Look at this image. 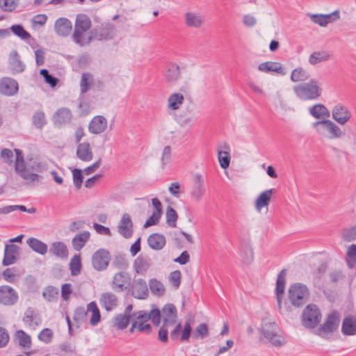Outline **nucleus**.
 I'll use <instances>...</instances> for the list:
<instances>
[{
	"label": "nucleus",
	"instance_id": "49530a36",
	"mask_svg": "<svg viewBox=\"0 0 356 356\" xmlns=\"http://www.w3.org/2000/svg\"><path fill=\"white\" fill-rule=\"evenodd\" d=\"M82 268L81 259L79 254H75L70 262V270L72 276H76L81 273Z\"/></svg>",
	"mask_w": 356,
	"mask_h": 356
},
{
	"label": "nucleus",
	"instance_id": "b1692460",
	"mask_svg": "<svg viewBox=\"0 0 356 356\" xmlns=\"http://www.w3.org/2000/svg\"><path fill=\"white\" fill-rule=\"evenodd\" d=\"M99 302L102 306L107 312H111L113 309L118 306V298L111 292H105L101 295Z\"/></svg>",
	"mask_w": 356,
	"mask_h": 356
},
{
	"label": "nucleus",
	"instance_id": "de8ad7c7",
	"mask_svg": "<svg viewBox=\"0 0 356 356\" xmlns=\"http://www.w3.org/2000/svg\"><path fill=\"white\" fill-rule=\"evenodd\" d=\"M88 308L86 309L83 307H78L76 308L73 319L76 323V327H79L80 324L86 321L88 316Z\"/></svg>",
	"mask_w": 356,
	"mask_h": 356
},
{
	"label": "nucleus",
	"instance_id": "f8f14e48",
	"mask_svg": "<svg viewBox=\"0 0 356 356\" xmlns=\"http://www.w3.org/2000/svg\"><path fill=\"white\" fill-rule=\"evenodd\" d=\"M15 170L18 173L24 180L27 181L28 184H34L38 183L42 179V177L38 173H34L29 171V165L26 167L25 162L20 163L17 168V162L15 164Z\"/></svg>",
	"mask_w": 356,
	"mask_h": 356
},
{
	"label": "nucleus",
	"instance_id": "6e6d98bb",
	"mask_svg": "<svg viewBox=\"0 0 356 356\" xmlns=\"http://www.w3.org/2000/svg\"><path fill=\"white\" fill-rule=\"evenodd\" d=\"M40 74L44 78V81L51 88L56 87L59 81V79L51 74L47 69H41Z\"/></svg>",
	"mask_w": 356,
	"mask_h": 356
},
{
	"label": "nucleus",
	"instance_id": "4468645a",
	"mask_svg": "<svg viewBox=\"0 0 356 356\" xmlns=\"http://www.w3.org/2000/svg\"><path fill=\"white\" fill-rule=\"evenodd\" d=\"M18 300L17 293L10 286H0V303L4 305H13Z\"/></svg>",
	"mask_w": 356,
	"mask_h": 356
},
{
	"label": "nucleus",
	"instance_id": "39448f33",
	"mask_svg": "<svg viewBox=\"0 0 356 356\" xmlns=\"http://www.w3.org/2000/svg\"><path fill=\"white\" fill-rule=\"evenodd\" d=\"M115 26L111 22L102 23L99 26H97L90 31V35L88 38L89 41L92 39L98 40H111L115 35Z\"/></svg>",
	"mask_w": 356,
	"mask_h": 356
},
{
	"label": "nucleus",
	"instance_id": "72a5a7b5",
	"mask_svg": "<svg viewBox=\"0 0 356 356\" xmlns=\"http://www.w3.org/2000/svg\"><path fill=\"white\" fill-rule=\"evenodd\" d=\"M26 243L33 251L40 254L44 255L47 252V245L36 238L31 237L28 238Z\"/></svg>",
	"mask_w": 356,
	"mask_h": 356
},
{
	"label": "nucleus",
	"instance_id": "423d86ee",
	"mask_svg": "<svg viewBox=\"0 0 356 356\" xmlns=\"http://www.w3.org/2000/svg\"><path fill=\"white\" fill-rule=\"evenodd\" d=\"M340 314L337 310H333L330 313L323 323L317 330V334L324 337L325 334L333 333L339 328L340 323Z\"/></svg>",
	"mask_w": 356,
	"mask_h": 356
},
{
	"label": "nucleus",
	"instance_id": "864d4df0",
	"mask_svg": "<svg viewBox=\"0 0 356 356\" xmlns=\"http://www.w3.org/2000/svg\"><path fill=\"white\" fill-rule=\"evenodd\" d=\"M162 312L163 314V318L168 319H175L177 317V309L175 305L172 303H167L162 308Z\"/></svg>",
	"mask_w": 356,
	"mask_h": 356
},
{
	"label": "nucleus",
	"instance_id": "f257e3e1",
	"mask_svg": "<svg viewBox=\"0 0 356 356\" xmlns=\"http://www.w3.org/2000/svg\"><path fill=\"white\" fill-rule=\"evenodd\" d=\"M192 321L189 318L186 320L184 325L180 322L177 323L170 333L171 340L184 343L188 342L191 336L194 339H203L209 336V327L206 323H200L193 332Z\"/></svg>",
	"mask_w": 356,
	"mask_h": 356
},
{
	"label": "nucleus",
	"instance_id": "37998d69",
	"mask_svg": "<svg viewBox=\"0 0 356 356\" xmlns=\"http://www.w3.org/2000/svg\"><path fill=\"white\" fill-rule=\"evenodd\" d=\"M93 83V76L90 72H84L82 74L80 82L81 95L86 93Z\"/></svg>",
	"mask_w": 356,
	"mask_h": 356
},
{
	"label": "nucleus",
	"instance_id": "5fc2aeb1",
	"mask_svg": "<svg viewBox=\"0 0 356 356\" xmlns=\"http://www.w3.org/2000/svg\"><path fill=\"white\" fill-rule=\"evenodd\" d=\"M58 290L54 286H49L43 291L42 296L48 302H56L58 300Z\"/></svg>",
	"mask_w": 356,
	"mask_h": 356
},
{
	"label": "nucleus",
	"instance_id": "c9c22d12",
	"mask_svg": "<svg viewBox=\"0 0 356 356\" xmlns=\"http://www.w3.org/2000/svg\"><path fill=\"white\" fill-rule=\"evenodd\" d=\"M90 236V234L88 231L76 234L72 241L74 249L76 251L81 250L89 240Z\"/></svg>",
	"mask_w": 356,
	"mask_h": 356
},
{
	"label": "nucleus",
	"instance_id": "bb28decb",
	"mask_svg": "<svg viewBox=\"0 0 356 356\" xmlns=\"http://www.w3.org/2000/svg\"><path fill=\"white\" fill-rule=\"evenodd\" d=\"M341 332L345 336L356 334V317L349 315L342 321Z\"/></svg>",
	"mask_w": 356,
	"mask_h": 356
},
{
	"label": "nucleus",
	"instance_id": "20e7f679",
	"mask_svg": "<svg viewBox=\"0 0 356 356\" xmlns=\"http://www.w3.org/2000/svg\"><path fill=\"white\" fill-rule=\"evenodd\" d=\"M321 312L315 304L306 306L302 314V325L307 328H314L321 320Z\"/></svg>",
	"mask_w": 356,
	"mask_h": 356
},
{
	"label": "nucleus",
	"instance_id": "4d7b16f0",
	"mask_svg": "<svg viewBox=\"0 0 356 356\" xmlns=\"http://www.w3.org/2000/svg\"><path fill=\"white\" fill-rule=\"evenodd\" d=\"M16 335L19 339V345L24 348H30L31 345V338L30 335L24 330H19L16 332Z\"/></svg>",
	"mask_w": 356,
	"mask_h": 356
},
{
	"label": "nucleus",
	"instance_id": "a211bd4d",
	"mask_svg": "<svg viewBox=\"0 0 356 356\" xmlns=\"http://www.w3.org/2000/svg\"><path fill=\"white\" fill-rule=\"evenodd\" d=\"M18 83L12 78H3L0 81V92L6 96H13L18 92Z\"/></svg>",
	"mask_w": 356,
	"mask_h": 356
},
{
	"label": "nucleus",
	"instance_id": "ddd939ff",
	"mask_svg": "<svg viewBox=\"0 0 356 356\" xmlns=\"http://www.w3.org/2000/svg\"><path fill=\"white\" fill-rule=\"evenodd\" d=\"M72 119V113L70 108L62 107L58 108L52 116V122L57 127L70 124Z\"/></svg>",
	"mask_w": 356,
	"mask_h": 356
},
{
	"label": "nucleus",
	"instance_id": "cd10ccee",
	"mask_svg": "<svg viewBox=\"0 0 356 356\" xmlns=\"http://www.w3.org/2000/svg\"><path fill=\"white\" fill-rule=\"evenodd\" d=\"M165 237L162 234L153 233L147 238V244L150 248L154 250H161L165 245Z\"/></svg>",
	"mask_w": 356,
	"mask_h": 356
},
{
	"label": "nucleus",
	"instance_id": "1a4fd4ad",
	"mask_svg": "<svg viewBox=\"0 0 356 356\" xmlns=\"http://www.w3.org/2000/svg\"><path fill=\"white\" fill-rule=\"evenodd\" d=\"M131 277L127 272L115 273L111 282L112 289L115 292H122L127 290L131 285Z\"/></svg>",
	"mask_w": 356,
	"mask_h": 356
},
{
	"label": "nucleus",
	"instance_id": "4c0bfd02",
	"mask_svg": "<svg viewBox=\"0 0 356 356\" xmlns=\"http://www.w3.org/2000/svg\"><path fill=\"white\" fill-rule=\"evenodd\" d=\"M184 102V97L182 94L175 92L170 95L168 99V107L172 111L178 110Z\"/></svg>",
	"mask_w": 356,
	"mask_h": 356
},
{
	"label": "nucleus",
	"instance_id": "473e14b6",
	"mask_svg": "<svg viewBox=\"0 0 356 356\" xmlns=\"http://www.w3.org/2000/svg\"><path fill=\"white\" fill-rule=\"evenodd\" d=\"M10 67L13 73H22L25 70V65L20 59V56L17 51L10 53Z\"/></svg>",
	"mask_w": 356,
	"mask_h": 356
},
{
	"label": "nucleus",
	"instance_id": "7ed1b4c3",
	"mask_svg": "<svg viewBox=\"0 0 356 356\" xmlns=\"http://www.w3.org/2000/svg\"><path fill=\"white\" fill-rule=\"evenodd\" d=\"M309 293L307 286L301 283H295L290 286L289 289V298L291 304L300 307L307 301Z\"/></svg>",
	"mask_w": 356,
	"mask_h": 356
},
{
	"label": "nucleus",
	"instance_id": "2f4dec72",
	"mask_svg": "<svg viewBox=\"0 0 356 356\" xmlns=\"http://www.w3.org/2000/svg\"><path fill=\"white\" fill-rule=\"evenodd\" d=\"M23 321L30 326H38L41 321L40 314L34 308L29 307L24 313Z\"/></svg>",
	"mask_w": 356,
	"mask_h": 356
},
{
	"label": "nucleus",
	"instance_id": "f03ea898",
	"mask_svg": "<svg viewBox=\"0 0 356 356\" xmlns=\"http://www.w3.org/2000/svg\"><path fill=\"white\" fill-rule=\"evenodd\" d=\"M293 90L298 98L307 101L318 99L321 96L323 90L320 86L319 81L312 79L309 82L294 86Z\"/></svg>",
	"mask_w": 356,
	"mask_h": 356
},
{
	"label": "nucleus",
	"instance_id": "f3484780",
	"mask_svg": "<svg viewBox=\"0 0 356 356\" xmlns=\"http://www.w3.org/2000/svg\"><path fill=\"white\" fill-rule=\"evenodd\" d=\"M131 296L139 300H145L148 298L149 292L146 282L140 278L132 284Z\"/></svg>",
	"mask_w": 356,
	"mask_h": 356
},
{
	"label": "nucleus",
	"instance_id": "7c9ffc66",
	"mask_svg": "<svg viewBox=\"0 0 356 356\" xmlns=\"http://www.w3.org/2000/svg\"><path fill=\"white\" fill-rule=\"evenodd\" d=\"M49 252L62 259H65L68 257V249L67 245L61 241L52 243L49 248Z\"/></svg>",
	"mask_w": 356,
	"mask_h": 356
},
{
	"label": "nucleus",
	"instance_id": "69168bd1",
	"mask_svg": "<svg viewBox=\"0 0 356 356\" xmlns=\"http://www.w3.org/2000/svg\"><path fill=\"white\" fill-rule=\"evenodd\" d=\"M113 265L119 269H126L129 266V263L124 254H119L115 255Z\"/></svg>",
	"mask_w": 356,
	"mask_h": 356
},
{
	"label": "nucleus",
	"instance_id": "aec40b11",
	"mask_svg": "<svg viewBox=\"0 0 356 356\" xmlns=\"http://www.w3.org/2000/svg\"><path fill=\"white\" fill-rule=\"evenodd\" d=\"M286 269H282L277 275L275 286V294L279 309L282 308V300L284 293Z\"/></svg>",
	"mask_w": 356,
	"mask_h": 356
},
{
	"label": "nucleus",
	"instance_id": "412c9836",
	"mask_svg": "<svg viewBox=\"0 0 356 356\" xmlns=\"http://www.w3.org/2000/svg\"><path fill=\"white\" fill-rule=\"evenodd\" d=\"M107 127L106 119L102 115L95 116L89 122L88 130L92 134H100Z\"/></svg>",
	"mask_w": 356,
	"mask_h": 356
},
{
	"label": "nucleus",
	"instance_id": "052dcab7",
	"mask_svg": "<svg viewBox=\"0 0 356 356\" xmlns=\"http://www.w3.org/2000/svg\"><path fill=\"white\" fill-rule=\"evenodd\" d=\"M72 179L74 186L77 189L81 188L83 181V170L79 168H74L72 170Z\"/></svg>",
	"mask_w": 356,
	"mask_h": 356
},
{
	"label": "nucleus",
	"instance_id": "dca6fc26",
	"mask_svg": "<svg viewBox=\"0 0 356 356\" xmlns=\"http://www.w3.org/2000/svg\"><path fill=\"white\" fill-rule=\"evenodd\" d=\"M152 206L154 207V210L152 214L145 221L143 225L144 228H147L150 226L157 225L163 213L162 204L157 197H154L152 200Z\"/></svg>",
	"mask_w": 356,
	"mask_h": 356
},
{
	"label": "nucleus",
	"instance_id": "0eeeda50",
	"mask_svg": "<svg viewBox=\"0 0 356 356\" xmlns=\"http://www.w3.org/2000/svg\"><path fill=\"white\" fill-rule=\"evenodd\" d=\"M91 27V20L86 14H79L76 16L74 31L73 33L74 41L82 45L81 38L82 34L89 30Z\"/></svg>",
	"mask_w": 356,
	"mask_h": 356
},
{
	"label": "nucleus",
	"instance_id": "2eb2a0df",
	"mask_svg": "<svg viewBox=\"0 0 356 356\" xmlns=\"http://www.w3.org/2000/svg\"><path fill=\"white\" fill-rule=\"evenodd\" d=\"M332 118L341 125H344L351 118V113L348 108L341 104L335 105L332 111Z\"/></svg>",
	"mask_w": 356,
	"mask_h": 356
},
{
	"label": "nucleus",
	"instance_id": "f704fd0d",
	"mask_svg": "<svg viewBox=\"0 0 356 356\" xmlns=\"http://www.w3.org/2000/svg\"><path fill=\"white\" fill-rule=\"evenodd\" d=\"M132 318L133 315L119 314L113 319V327L120 330H124L129 325Z\"/></svg>",
	"mask_w": 356,
	"mask_h": 356
},
{
	"label": "nucleus",
	"instance_id": "4be33fe9",
	"mask_svg": "<svg viewBox=\"0 0 356 356\" xmlns=\"http://www.w3.org/2000/svg\"><path fill=\"white\" fill-rule=\"evenodd\" d=\"M56 33L61 37L67 36L72 31V25L70 19L65 17L58 18L54 24Z\"/></svg>",
	"mask_w": 356,
	"mask_h": 356
},
{
	"label": "nucleus",
	"instance_id": "c85d7f7f",
	"mask_svg": "<svg viewBox=\"0 0 356 356\" xmlns=\"http://www.w3.org/2000/svg\"><path fill=\"white\" fill-rule=\"evenodd\" d=\"M76 156L83 161H90L93 157V153L88 142L79 143L76 148Z\"/></svg>",
	"mask_w": 356,
	"mask_h": 356
},
{
	"label": "nucleus",
	"instance_id": "bf43d9fd",
	"mask_svg": "<svg viewBox=\"0 0 356 356\" xmlns=\"http://www.w3.org/2000/svg\"><path fill=\"white\" fill-rule=\"evenodd\" d=\"M323 129L328 131L332 135V138H340L342 136L341 129L330 120H327Z\"/></svg>",
	"mask_w": 356,
	"mask_h": 356
},
{
	"label": "nucleus",
	"instance_id": "79ce46f5",
	"mask_svg": "<svg viewBox=\"0 0 356 356\" xmlns=\"http://www.w3.org/2000/svg\"><path fill=\"white\" fill-rule=\"evenodd\" d=\"M330 54L326 51H319L313 52L309 58V62L311 65H316L323 61L329 60Z\"/></svg>",
	"mask_w": 356,
	"mask_h": 356
},
{
	"label": "nucleus",
	"instance_id": "13d9d810",
	"mask_svg": "<svg viewBox=\"0 0 356 356\" xmlns=\"http://www.w3.org/2000/svg\"><path fill=\"white\" fill-rule=\"evenodd\" d=\"M356 264V244H352L347 251V266L353 268Z\"/></svg>",
	"mask_w": 356,
	"mask_h": 356
},
{
	"label": "nucleus",
	"instance_id": "603ef678",
	"mask_svg": "<svg viewBox=\"0 0 356 356\" xmlns=\"http://www.w3.org/2000/svg\"><path fill=\"white\" fill-rule=\"evenodd\" d=\"M149 316V320L156 327L160 325L161 321H163L161 310L155 305H152Z\"/></svg>",
	"mask_w": 356,
	"mask_h": 356
},
{
	"label": "nucleus",
	"instance_id": "680f3d73",
	"mask_svg": "<svg viewBox=\"0 0 356 356\" xmlns=\"http://www.w3.org/2000/svg\"><path fill=\"white\" fill-rule=\"evenodd\" d=\"M341 235L345 241L350 242L356 241V225L350 228L343 229Z\"/></svg>",
	"mask_w": 356,
	"mask_h": 356
},
{
	"label": "nucleus",
	"instance_id": "e2e57ef3",
	"mask_svg": "<svg viewBox=\"0 0 356 356\" xmlns=\"http://www.w3.org/2000/svg\"><path fill=\"white\" fill-rule=\"evenodd\" d=\"M218 158L220 167L222 169H227L229 166L231 156L229 152L225 151H218Z\"/></svg>",
	"mask_w": 356,
	"mask_h": 356
},
{
	"label": "nucleus",
	"instance_id": "c756f323",
	"mask_svg": "<svg viewBox=\"0 0 356 356\" xmlns=\"http://www.w3.org/2000/svg\"><path fill=\"white\" fill-rule=\"evenodd\" d=\"M175 323V319H168L163 318V324L158 331L157 339L163 343H167L169 341L168 327Z\"/></svg>",
	"mask_w": 356,
	"mask_h": 356
},
{
	"label": "nucleus",
	"instance_id": "9d476101",
	"mask_svg": "<svg viewBox=\"0 0 356 356\" xmlns=\"http://www.w3.org/2000/svg\"><path fill=\"white\" fill-rule=\"evenodd\" d=\"M275 326L276 325L274 323H268L259 329V331L261 332L264 338H266L273 346L280 347L284 343V342L280 339V337L276 332L275 330Z\"/></svg>",
	"mask_w": 356,
	"mask_h": 356
},
{
	"label": "nucleus",
	"instance_id": "ea45409f",
	"mask_svg": "<svg viewBox=\"0 0 356 356\" xmlns=\"http://www.w3.org/2000/svg\"><path fill=\"white\" fill-rule=\"evenodd\" d=\"M185 22L188 27L200 28L202 24V19L198 14L188 12L185 14Z\"/></svg>",
	"mask_w": 356,
	"mask_h": 356
},
{
	"label": "nucleus",
	"instance_id": "393cba45",
	"mask_svg": "<svg viewBox=\"0 0 356 356\" xmlns=\"http://www.w3.org/2000/svg\"><path fill=\"white\" fill-rule=\"evenodd\" d=\"M275 192L274 188H270L261 192L254 202V207L257 211H260L265 207H268L273 194Z\"/></svg>",
	"mask_w": 356,
	"mask_h": 356
},
{
	"label": "nucleus",
	"instance_id": "774afa93",
	"mask_svg": "<svg viewBox=\"0 0 356 356\" xmlns=\"http://www.w3.org/2000/svg\"><path fill=\"white\" fill-rule=\"evenodd\" d=\"M17 0H0V8L5 12H12L17 6Z\"/></svg>",
	"mask_w": 356,
	"mask_h": 356
},
{
	"label": "nucleus",
	"instance_id": "0e129e2a",
	"mask_svg": "<svg viewBox=\"0 0 356 356\" xmlns=\"http://www.w3.org/2000/svg\"><path fill=\"white\" fill-rule=\"evenodd\" d=\"M54 337V332L50 328H44L38 334V338L40 341L49 343L51 342Z\"/></svg>",
	"mask_w": 356,
	"mask_h": 356
},
{
	"label": "nucleus",
	"instance_id": "9b49d317",
	"mask_svg": "<svg viewBox=\"0 0 356 356\" xmlns=\"http://www.w3.org/2000/svg\"><path fill=\"white\" fill-rule=\"evenodd\" d=\"M19 247L15 244L6 243L2 266H8L15 264L19 259Z\"/></svg>",
	"mask_w": 356,
	"mask_h": 356
},
{
	"label": "nucleus",
	"instance_id": "09e8293b",
	"mask_svg": "<svg viewBox=\"0 0 356 356\" xmlns=\"http://www.w3.org/2000/svg\"><path fill=\"white\" fill-rule=\"evenodd\" d=\"M10 31L22 40L31 38V34L25 30L22 24H13L10 27Z\"/></svg>",
	"mask_w": 356,
	"mask_h": 356
},
{
	"label": "nucleus",
	"instance_id": "a878e982",
	"mask_svg": "<svg viewBox=\"0 0 356 356\" xmlns=\"http://www.w3.org/2000/svg\"><path fill=\"white\" fill-rule=\"evenodd\" d=\"M258 70L266 73L276 72L282 75L286 74L284 68L277 62L267 61L261 63L259 65Z\"/></svg>",
	"mask_w": 356,
	"mask_h": 356
},
{
	"label": "nucleus",
	"instance_id": "c03bdc74",
	"mask_svg": "<svg viewBox=\"0 0 356 356\" xmlns=\"http://www.w3.org/2000/svg\"><path fill=\"white\" fill-rule=\"evenodd\" d=\"M32 122L35 127L42 130L47 124V120L44 113L41 110L36 111L33 115Z\"/></svg>",
	"mask_w": 356,
	"mask_h": 356
},
{
	"label": "nucleus",
	"instance_id": "a19ab883",
	"mask_svg": "<svg viewBox=\"0 0 356 356\" xmlns=\"http://www.w3.org/2000/svg\"><path fill=\"white\" fill-rule=\"evenodd\" d=\"M149 286L152 293L154 296L161 297L165 293V289L163 284L155 278L149 280Z\"/></svg>",
	"mask_w": 356,
	"mask_h": 356
},
{
	"label": "nucleus",
	"instance_id": "a18cd8bd",
	"mask_svg": "<svg viewBox=\"0 0 356 356\" xmlns=\"http://www.w3.org/2000/svg\"><path fill=\"white\" fill-rule=\"evenodd\" d=\"M309 74L302 67L294 69L291 74V80L293 82L305 81L309 79Z\"/></svg>",
	"mask_w": 356,
	"mask_h": 356
},
{
	"label": "nucleus",
	"instance_id": "8fccbe9b",
	"mask_svg": "<svg viewBox=\"0 0 356 356\" xmlns=\"http://www.w3.org/2000/svg\"><path fill=\"white\" fill-rule=\"evenodd\" d=\"M134 268L136 273H143L149 269V264L143 257L139 256L134 261Z\"/></svg>",
	"mask_w": 356,
	"mask_h": 356
},
{
	"label": "nucleus",
	"instance_id": "338daca9",
	"mask_svg": "<svg viewBox=\"0 0 356 356\" xmlns=\"http://www.w3.org/2000/svg\"><path fill=\"white\" fill-rule=\"evenodd\" d=\"M204 193V186L193 185L191 191V195L196 202H200Z\"/></svg>",
	"mask_w": 356,
	"mask_h": 356
},
{
	"label": "nucleus",
	"instance_id": "6ab92c4d",
	"mask_svg": "<svg viewBox=\"0 0 356 356\" xmlns=\"http://www.w3.org/2000/svg\"><path fill=\"white\" fill-rule=\"evenodd\" d=\"M118 232L125 238H129L133 234V222L129 213L123 214L118 227Z\"/></svg>",
	"mask_w": 356,
	"mask_h": 356
},
{
	"label": "nucleus",
	"instance_id": "e433bc0d",
	"mask_svg": "<svg viewBox=\"0 0 356 356\" xmlns=\"http://www.w3.org/2000/svg\"><path fill=\"white\" fill-rule=\"evenodd\" d=\"M309 113L316 119L321 118H329L330 116V111L326 106L322 104H316L309 108Z\"/></svg>",
	"mask_w": 356,
	"mask_h": 356
},
{
	"label": "nucleus",
	"instance_id": "5701e85b",
	"mask_svg": "<svg viewBox=\"0 0 356 356\" xmlns=\"http://www.w3.org/2000/svg\"><path fill=\"white\" fill-rule=\"evenodd\" d=\"M165 79L170 83H176L181 77L179 66L174 63H169L165 67Z\"/></svg>",
	"mask_w": 356,
	"mask_h": 356
},
{
	"label": "nucleus",
	"instance_id": "58836bf2",
	"mask_svg": "<svg viewBox=\"0 0 356 356\" xmlns=\"http://www.w3.org/2000/svg\"><path fill=\"white\" fill-rule=\"evenodd\" d=\"M88 310L92 313L90 319V324L92 326L97 325L101 321V313L95 301L88 304Z\"/></svg>",
	"mask_w": 356,
	"mask_h": 356
},
{
	"label": "nucleus",
	"instance_id": "3c124183",
	"mask_svg": "<svg viewBox=\"0 0 356 356\" xmlns=\"http://www.w3.org/2000/svg\"><path fill=\"white\" fill-rule=\"evenodd\" d=\"M165 216L167 225L170 227H176L177 220L178 219V214L176 210L171 206H168Z\"/></svg>",
	"mask_w": 356,
	"mask_h": 356
},
{
	"label": "nucleus",
	"instance_id": "6e6552de",
	"mask_svg": "<svg viewBox=\"0 0 356 356\" xmlns=\"http://www.w3.org/2000/svg\"><path fill=\"white\" fill-rule=\"evenodd\" d=\"M111 260L108 250L101 248L94 252L92 256V267L97 271H102L107 268Z\"/></svg>",
	"mask_w": 356,
	"mask_h": 356
}]
</instances>
